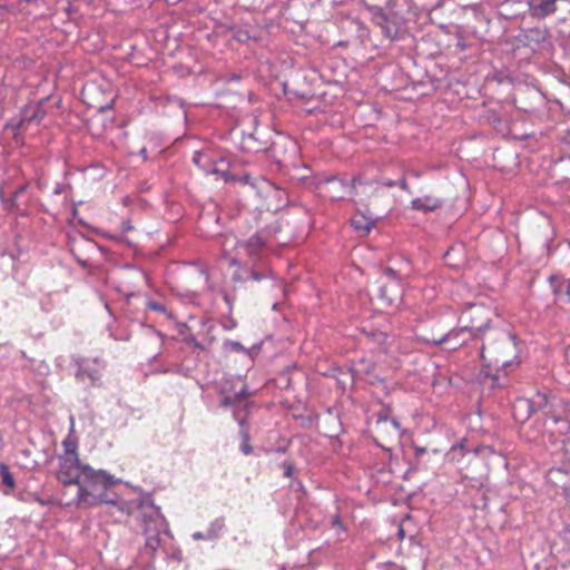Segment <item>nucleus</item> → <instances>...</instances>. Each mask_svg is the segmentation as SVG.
I'll return each instance as SVG.
<instances>
[{
    "label": "nucleus",
    "instance_id": "37",
    "mask_svg": "<svg viewBox=\"0 0 570 570\" xmlns=\"http://www.w3.org/2000/svg\"><path fill=\"white\" fill-rule=\"evenodd\" d=\"M146 153H147L146 148H141V150H140V155H141L145 159H146Z\"/></svg>",
    "mask_w": 570,
    "mask_h": 570
},
{
    "label": "nucleus",
    "instance_id": "16",
    "mask_svg": "<svg viewBox=\"0 0 570 570\" xmlns=\"http://www.w3.org/2000/svg\"><path fill=\"white\" fill-rule=\"evenodd\" d=\"M374 217H367L364 215H356L351 220L353 228L362 233L363 235H367L371 232L372 227L374 226Z\"/></svg>",
    "mask_w": 570,
    "mask_h": 570
},
{
    "label": "nucleus",
    "instance_id": "23",
    "mask_svg": "<svg viewBox=\"0 0 570 570\" xmlns=\"http://www.w3.org/2000/svg\"><path fill=\"white\" fill-rule=\"evenodd\" d=\"M146 307L148 309H151V311L165 314L168 318L173 317L171 313L167 311V307L164 304L159 303V302L148 301L146 303Z\"/></svg>",
    "mask_w": 570,
    "mask_h": 570
},
{
    "label": "nucleus",
    "instance_id": "39",
    "mask_svg": "<svg viewBox=\"0 0 570 570\" xmlns=\"http://www.w3.org/2000/svg\"><path fill=\"white\" fill-rule=\"evenodd\" d=\"M393 425H394L396 429H399V428H400V423H399L397 421H395V420H393Z\"/></svg>",
    "mask_w": 570,
    "mask_h": 570
},
{
    "label": "nucleus",
    "instance_id": "38",
    "mask_svg": "<svg viewBox=\"0 0 570 570\" xmlns=\"http://www.w3.org/2000/svg\"><path fill=\"white\" fill-rule=\"evenodd\" d=\"M399 535L401 537V539H403L404 537V530L402 528L399 529Z\"/></svg>",
    "mask_w": 570,
    "mask_h": 570
},
{
    "label": "nucleus",
    "instance_id": "41",
    "mask_svg": "<svg viewBox=\"0 0 570 570\" xmlns=\"http://www.w3.org/2000/svg\"><path fill=\"white\" fill-rule=\"evenodd\" d=\"M232 79H233V80H239V76H236V75H235V76H233V77H232Z\"/></svg>",
    "mask_w": 570,
    "mask_h": 570
},
{
    "label": "nucleus",
    "instance_id": "27",
    "mask_svg": "<svg viewBox=\"0 0 570 570\" xmlns=\"http://www.w3.org/2000/svg\"><path fill=\"white\" fill-rule=\"evenodd\" d=\"M413 450H414V454H415L416 458L422 456L426 452L425 448L419 446V445H414Z\"/></svg>",
    "mask_w": 570,
    "mask_h": 570
},
{
    "label": "nucleus",
    "instance_id": "6",
    "mask_svg": "<svg viewBox=\"0 0 570 570\" xmlns=\"http://www.w3.org/2000/svg\"><path fill=\"white\" fill-rule=\"evenodd\" d=\"M481 331H482V325L481 326L462 325L460 327L452 328L449 332H446L445 334H442L440 336H432V337L417 336V338L420 341H422L429 345H433V346H439L443 343L454 342L452 348L456 350L466 343V338L459 340L460 336H462L465 333H469V335L471 337L479 338Z\"/></svg>",
    "mask_w": 570,
    "mask_h": 570
},
{
    "label": "nucleus",
    "instance_id": "36",
    "mask_svg": "<svg viewBox=\"0 0 570 570\" xmlns=\"http://www.w3.org/2000/svg\"><path fill=\"white\" fill-rule=\"evenodd\" d=\"M456 46L461 49V50H465L466 49V45L464 43V41H462L461 39L458 41Z\"/></svg>",
    "mask_w": 570,
    "mask_h": 570
},
{
    "label": "nucleus",
    "instance_id": "33",
    "mask_svg": "<svg viewBox=\"0 0 570 570\" xmlns=\"http://www.w3.org/2000/svg\"><path fill=\"white\" fill-rule=\"evenodd\" d=\"M456 451H460V452H462V453H463V451H464V445H463V443H458V444L452 445V448H451V452H453V453H454V452H456Z\"/></svg>",
    "mask_w": 570,
    "mask_h": 570
},
{
    "label": "nucleus",
    "instance_id": "29",
    "mask_svg": "<svg viewBox=\"0 0 570 570\" xmlns=\"http://www.w3.org/2000/svg\"><path fill=\"white\" fill-rule=\"evenodd\" d=\"M24 186H20L19 188L16 189V191L12 194V197H11V205L13 206L14 205V202L17 199V197L19 196L20 193H22L24 190Z\"/></svg>",
    "mask_w": 570,
    "mask_h": 570
},
{
    "label": "nucleus",
    "instance_id": "5",
    "mask_svg": "<svg viewBox=\"0 0 570 570\" xmlns=\"http://www.w3.org/2000/svg\"><path fill=\"white\" fill-rule=\"evenodd\" d=\"M57 479L65 485L68 493L87 472L90 465L82 463L79 456H58Z\"/></svg>",
    "mask_w": 570,
    "mask_h": 570
},
{
    "label": "nucleus",
    "instance_id": "7",
    "mask_svg": "<svg viewBox=\"0 0 570 570\" xmlns=\"http://www.w3.org/2000/svg\"><path fill=\"white\" fill-rule=\"evenodd\" d=\"M352 193L356 204L370 205L374 198L383 195V188L379 181H363L361 178H355L352 184Z\"/></svg>",
    "mask_w": 570,
    "mask_h": 570
},
{
    "label": "nucleus",
    "instance_id": "2",
    "mask_svg": "<svg viewBox=\"0 0 570 570\" xmlns=\"http://www.w3.org/2000/svg\"><path fill=\"white\" fill-rule=\"evenodd\" d=\"M480 356L485 366L510 368L520 364L515 337L501 330H490L483 338Z\"/></svg>",
    "mask_w": 570,
    "mask_h": 570
},
{
    "label": "nucleus",
    "instance_id": "34",
    "mask_svg": "<svg viewBox=\"0 0 570 570\" xmlns=\"http://www.w3.org/2000/svg\"><path fill=\"white\" fill-rule=\"evenodd\" d=\"M381 186H382L383 189H384V187H393V186H396V181H394V180H386L383 184H381Z\"/></svg>",
    "mask_w": 570,
    "mask_h": 570
},
{
    "label": "nucleus",
    "instance_id": "1",
    "mask_svg": "<svg viewBox=\"0 0 570 570\" xmlns=\"http://www.w3.org/2000/svg\"><path fill=\"white\" fill-rule=\"evenodd\" d=\"M117 482L119 480L107 471L90 466L73 487L75 493H68V490L62 492L60 504L80 510L111 504L125 515L138 512L145 542L139 548L136 563L142 570H153L156 559L167 554L166 546L170 541V533L166 519L149 494L131 501L119 500L110 492V488Z\"/></svg>",
    "mask_w": 570,
    "mask_h": 570
},
{
    "label": "nucleus",
    "instance_id": "8",
    "mask_svg": "<svg viewBox=\"0 0 570 570\" xmlns=\"http://www.w3.org/2000/svg\"><path fill=\"white\" fill-rule=\"evenodd\" d=\"M461 321L462 322L468 321V323L465 325H469V326H472V325L481 326L482 325V331L480 333L479 338H483L484 336H487V333L490 330H493L492 327H490L489 311L482 305H476V304L469 305V307L463 312V314L461 316Z\"/></svg>",
    "mask_w": 570,
    "mask_h": 570
},
{
    "label": "nucleus",
    "instance_id": "11",
    "mask_svg": "<svg viewBox=\"0 0 570 570\" xmlns=\"http://www.w3.org/2000/svg\"><path fill=\"white\" fill-rule=\"evenodd\" d=\"M46 114L45 101L31 102L21 109L19 127H22L26 122L40 124Z\"/></svg>",
    "mask_w": 570,
    "mask_h": 570
},
{
    "label": "nucleus",
    "instance_id": "18",
    "mask_svg": "<svg viewBox=\"0 0 570 570\" xmlns=\"http://www.w3.org/2000/svg\"><path fill=\"white\" fill-rule=\"evenodd\" d=\"M194 164L204 170L205 174L217 173L215 165H207L208 155L204 151H196L193 157Z\"/></svg>",
    "mask_w": 570,
    "mask_h": 570
},
{
    "label": "nucleus",
    "instance_id": "42",
    "mask_svg": "<svg viewBox=\"0 0 570 570\" xmlns=\"http://www.w3.org/2000/svg\"><path fill=\"white\" fill-rule=\"evenodd\" d=\"M131 229V226L130 225H126V230H129Z\"/></svg>",
    "mask_w": 570,
    "mask_h": 570
},
{
    "label": "nucleus",
    "instance_id": "28",
    "mask_svg": "<svg viewBox=\"0 0 570 570\" xmlns=\"http://www.w3.org/2000/svg\"><path fill=\"white\" fill-rule=\"evenodd\" d=\"M191 538L195 540V541H198V540H206V532H200V531H196L191 534Z\"/></svg>",
    "mask_w": 570,
    "mask_h": 570
},
{
    "label": "nucleus",
    "instance_id": "19",
    "mask_svg": "<svg viewBox=\"0 0 570 570\" xmlns=\"http://www.w3.org/2000/svg\"><path fill=\"white\" fill-rule=\"evenodd\" d=\"M402 269H394L393 267H386L384 269V275H386L391 279L400 281L403 277L407 276L411 271V263L407 259H402Z\"/></svg>",
    "mask_w": 570,
    "mask_h": 570
},
{
    "label": "nucleus",
    "instance_id": "30",
    "mask_svg": "<svg viewBox=\"0 0 570 570\" xmlns=\"http://www.w3.org/2000/svg\"><path fill=\"white\" fill-rule=\"evenodd\" d=\"M265 277H266V275L263 274V273H259V272H252L250 273V279H253V281H262Z\"/></svg>",
    "mask_w": 570,
    "mask_h": 570
},
{
    "label": "nucleus",
    "instance_id": "3",
    "mask_svg": "<svg viewBox=\"0 0 570 570\" xmlns=\"http://www.w3.org/2000/svg\"><path fill=\"white\" fill-rule=\"evenodd\" d=\"M556 399H550L547 393L538 392L532 397H520L514 403L515 414L523 411L519 419L521 421L527 420L532 413L542 411L544 415L552 420L556 424H561L560 431L568 430V422L553 414Z\"/></svg>",
    "mask_w": 570,
    "mask_h": 570
},
{
    "label": "nucleus",
    "instance_id": "40",
    "mask_svg": "<svg viewBox=\"0 0 570 570\" xmlns=\"http://www.w3.org/2000/svg\"><path fill=\"white\" fill-rule=\"evenodd\" d=\"M381 294H382V297L385 296V288L384 287L381 288Z\"/></svg>",
    "mask_w": 570,
    "mask_h": 570
},
{
    "label": "nucleus",
    "instance_id": "10",
    "mask_svg": "<svg viewBox=\"0 0 570 570\" xmlns=\"http://www.w3.org/2000/svg\"><path fill=\"white\" fill-rule=\"evenodd\" d=\"M226 242H230L235 245L238 258H242L243 255H247L252 261L259 256L264 246L259 234H254L246 240H236L235 237H228Z\"/></svg>",
    "mask_w": 570,
    "mask_h": 570
},
{
    "label": "nucleus",
    "instance_id": "31",
    "mask_svg": "<svg viewBox=\"0 0 570 570\" xmlns=\"http://www.w3.org/2000/svg\"><path fill=\"white\" fill-rule=\"evenodd\" d=\"M293 472H294V466H293V464H286V465H285V470H284V475H285L286 478H292Z\"/></svg>",
    "mask_w": 570,
    "mask_h": 570
},
{
    "label": "nucleus",
    "instance_id": "17",
    "mask_svg": "<svg viewBox=\"0 0 570 570\" xmlns=\"http://www.w3.org/2000/svg\"><path fill=\"white\" fill-rule=\"evenodd\" d=\"M225 529V519L219 517L214 519L206 529V540L214 541L217 540Z\"/></svg>",
    "mask_w": 570,
    "mask_h": 570
},
{
    "label": "nucleus",
    "instance_id": "22",
    "mask_svg": "<svg viewBox=\"0 0 570 570\" xmlns=\"http://www.w3.org/2000/svg\"><path fill=\"white\" fill-rule=\"evenodd\" d=\"M0 475L2 478V483L9 488L14 487V480L11 475L10 469L6 464H0Z\"/></svg>",
    "mask_w": 570,
    "mask_h": 570
},
{
    "label": "nucleus",
    "instance_id": "9",
    "mask_svg": "<svg viewBox=\"0 0 570 570\" xmlns=\"http://www.w3.org/2000/svg\"><path fill=\"white\" fill-rule=\"evenodd\" d=\"M320 191L331 200H340L352 191V186L343 178L330 177L318 183Z\"/></svg>",
    "mask_w": 570,
    "mask_h": 570
},
{
    "label": "nucleus",
    "instance_id": "26",
    "mask_svg": "<svg viewBox=\"0 0 570 570\" xmlns=\"http://www.w3.org/2000/svg\"><path fill=\"white\" fill-rule=\"evenodd\" d=\"M225 345L229 346L233 351L242 352L244 351V346L236 341H226Z\"/></svg>",
    "mask_w": 570,
    "mask_h": 570
},
{
    "label": "nucleus",
    "instance_id": "15",
    "mask_svg": "<svg viewBox=\"0 0 570 570\" xmlns=\"http://www.w3.org/2000/svg\"><path fill=\"white\" fill-rule=\"evenodd\" d=\"M549 37V30L547 28L533 27L524 31V38L528 45L534 43L535 46L547 41Z\"/></svg>",
    "mask_w": 570,
    "mask_h": 570
},
{
    "label": "nucleus",
    "instance_id": "32",
    "mask_svg": "<svg viewBox=\"0 0 570 570\" xmlns=\"http://www.w3.org/2000/svg\"><path fill=\"white\" fill-rule=\"evenodd\" d=\"M332 524H333V527H335V528H340V529H341V528H343L340 515H337V514H336V515H334V517L332 518Z\"/></svg>",
    "mask_w": 570,
    "mask_h": 570
},
{
    "label": "nucleus",
    "instance_id": "4",
    "mask_svg": "<svg viewBox=\"0 0 570 570\" xmlns=\"http://www.w3.org/2000/svg\"><path fill=\"white\" fill-rule=\"evenodd\" d=\"M77 370L76 380L80 383L89 382L91 387H101L104 385V373L107 367L105 360L96 357H75L72 360Z\"/></svg>",
    "mask_w": 570,
    "mask_h": 570
},
{
    "label": "nucleus",
    "instance_id": "13",
    "mask_svg": "<svg viewBox=\"0 0 570 570\" xmlns=\"http://www.w3.org/2000/svg\"><path fill=\"white\" fill-rule=\"evenodd\" d=\"M550 282L557 299L561 302H570V278L563 279L552 276L550 277Z\"/></svg>",
    "mask_w": 570,
    "mask_h": 570
},
{
    "label": "nucleus",
    "instance_id": "21",
    "mask_svg": "<svg viewBox=\"0 0 570 570\" xmlns=\"http://www.w3.org/2000/svg\"><path fill=\"white\" fill-rule=\"evenodd\" d=\"M62 446L65 449V452L63 454H61L60 456H78V452H77V448H78V444L77 442L70 440V439H66L62 441Z\"/></svg>",
    "mask_w": 570,
    "mask_h": 570
},
{
    "label": "nucleus",
    "instance_id": "25",
    "mask_svg": "<svg viewBox=\"0 0 570 570\" xmlns=\"http://www.w3.org/2000/svg\"><path fill=\"white\" fill-rule=\"evenodd\" d=\"M240 451L245 454V455H249L252 452H253V448L252 445L249 444V438L248 435H244V440L240 444Z\"/></svg>",
    "mask_w": 570,
    "mask_h": 570
},
{
    "label": "nucleus",
    "instance_id": "24",
    "mask_svg": "<svg viewBox=\"0 0 570 570\" xmlns=\"http://www.w3.org/2000/svg\"><path fill=\"white\" fill-rule=\"evenodd\" d=\"M367 335L372 338V341L381 345L385 344L387 341V335L384 332H372Z\"/></svg>",
    "mask_w": 570,
    "mask_h": 570
},
{
    "label": "nucleus",
    "instance_id": "35",
    "mask_svg": "<svg viewBox=\"0 0 570 570\" xmlns=\"http://www.w3.org/2000/svg\"><path fill=\"white\" fill-rule=\"evenodd\" d=\"M397 186H400V188H402L403 190H406L407 189V184H406V180L405 179H401L396 183Z\"/></svg>",
    "mask_w": 570,
    "mask_h": 570
},
{
    "label": "nucleus",
    "instance_id": "12",
    "mask_svg": "<svg viewBox=\"0 0 570 570\" xmlns=\"http://www.w3.org/2000/svg\"><path fill=\"white\" fill-rule=\"evenodd\" d=\"M559 0H528L529 13L532 18L544 19L557 11Z\"/></svg>",
    "mask_w": 570,
    "mask_h": 570
},
{
    "label": "nucleus",
    "instance_id": "14",
    "mask_svg": "<svg viewBox=\"0 0 570 570\" xmlns=\"http://www.w3.org/2000/svg\"><path fill=\"white\" fill-rule=\"evenodd\" d=\"M411 206L415 210L433 212L441 206V202L432 196H423L414 198Z\"/></svg>",
    "mask_w": 570,
    "mask_h": 570
},
{
    "label": "nucleus",
    "instance_id": "20",
    "mask_svg": "<svg viewBox=\"0 0 570 570\" xmlns=\"http://www.w3.org/2000/svg\"><path fill=\"white\" fill-rule=\"evenodd\" d=\"M248 396L247 387L246 385H243L242 389L235 393L234 396H225L222 401L223 407H228L236 401H243Z\"/></svg>",
    "mask_w": 570,
    "mask_h": 570
}]
</instances>
